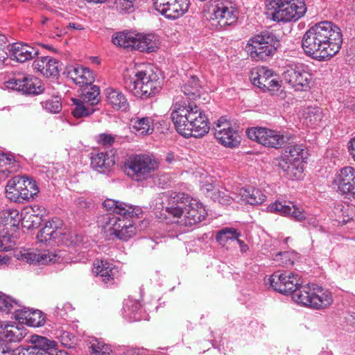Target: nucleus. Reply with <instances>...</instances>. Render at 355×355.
<instances>
[{"instance_id": "f257e3e1", "label": "nucleus", "mask_w": 355, "mask_h": 355, "mask_svg": "<svg viewBox=\"0 0 355 355\" xmlns=\"http://www.w3.org/2000/svg\"><path fill=\"white\" fill-rule=\"evenodd\" d=\"M342 42L340 28L331 21H324L315 24L305 33L302 45L307 55L322 61L337 54Z\"/></svg>"}, {"instance_id": "f03ea898", "label": "nucleus", "mask_w": 355, "mask_h": 355, "mask_svg": "<svg viewBox=\"0 0 355 355\" xmlns=\"http://www.w3.org/2000/svg\"><path fill=\"white\" fill-rule=\"evenodd\" d=\"M157 209L165 210L167 217L181 227H190L203 220L207 211L199 200L183 193L165 192L155 199Z\"/></svg>"}, {"instance_id": "7ed1b4c3", "label": "nucleus", "mask_w": 355, "mask_h": 355, "mask_svg": "<svg viewBox=\"0 0 355 355\" xmlns=\"http://www.w3.org/2000/svg\"><path fill=\"white\" fill-rule=\"evenodd\" d=\"M103 205L110 214L103 216L98 223L107 236L128 241L136 234L133 218L139 214V208L112 199H106Z\"/></svg>"}, {"instance_id": "20e7f679", "label": "nucleus", "mask_w": 355, "mask_h": 355, "mask_svg": "<svg viewBox=\"0 0 355 355\" xmlns=\"http://www.w3.org/2000/svg\"><path fill=\"white\" fill-rule=\"evenodd\" d=\"M177 96L172 106L171 119L177 132L184 137H200L209 132L208 119L196 104Z\"/></svg>"}, {"instance_id": "39448f33", "label": "nucleus", "mask_w": 355, "mask_h": 355, "mask_svg": "<svg viewBox=\"0 0 355 355\" xmlns=\"http://www.w3.org/2000/svg\"><path fill=\"white\" fill-rule=\"evenodd\" d=\"M268 18L274 21H296L306 12L304 0H270L266 5Z\"/></svg>"}, {"instance_id": "423d86ee", "label": "nucleus", "mask_w": 355, "mask_h": 355, "mask_svg": "<svg viewBox=\"0 0 355 355\" xmlns=\"http://www.w3.org/2000/svg\"><path fill=\"white\" fill-rule=\"evenodd\" d=\"M292 298L298 304L315 310L326 309L332 304L334 301L329 291L316 284H306L301 286Z\"/></svg>"}, {"instance_id": "0eeeda50", "label": "nucleus", "mask_w": 355, "mask_h": 355, "mask_svg": "<svg viewBox=\"0 0 355 355\" xmlns=\"http://www.w3.org/2000/svg\"><path fill=\"white\" fill-rule=\"evenodd\" d=\"M307 156V149L304 145H289L279 160L278 166L285 172L288 178L300 179L303 173V162Z\"/></svg>"}, {"instance_id": "6e6552de", "label": "nucleus", "mask_w": 355, "mask_h": 355, "mask_svg": "<svg viewBox=\"0 0 355 355\" xmlns=\"http://www.w3.org/2000/svg\"><path fill=\"white\" fill-rule=\"evenodd\" d=\"M125 85L135 96L147 98L159 92L162 83L154 73L148 75L144 71H137L132 78L125 81Z\"/></svg>"}, {"instance_id": "1a4fd4ad", "label": "nucleus", "mask_w": 355, "mask_h": 355, "mask_svg": "<svg viewBox=\"0 0 355 355\" xmlns=\"http://www.w3.org/2000/svg\"><path fill=\"white\" fill-rule=\"evenodd\" d=\"M210 20L222 28L234 25L239 18V10L230 0H211L208 6Z\"/></svg>"}, {"instance_id": "9d476101", "label": "nucleus", "mask_w": 355, "mask_h": 355, "mask_svg": "<svg viewBox=\"0 0 355 355\" xmlns=\"http://www.w3.org/2000/svg\"><path fill=\"white\" fill-rule=\"evenodd\" d=\"M279 46V41L271 33H263L250 39L246 51L256 60H266L272 56Z\"/></svg>"}, {"instance_id": "9b49d317", "label": "nucleus", "mask_w": 355, "mask_h": 355, "mask_svg": "<svg viewBox=\"0 0 355 355\" xmlns=\"http://www.w3.org/2000/svg\"><path fill=\"white\" fill-rule=\"evenodd\" d=\"M36 182L23 176H15L6 187V196L11 201L23 203L33 198L38 193Z\"/></svg>"}, {"instance_id": "f8f14e48", "label": "nucleus", "mask_w": 355, "mask_h": 355, "mask_svg": "<svg viewBox=\"0 0 355 355\" xmlns=\"http://www.w3.org/2000/svg\"><path fill=\"white\" fill-rule=\"evenodd\" d=\"M284 81L295 90L306 91L311 88L313 76L308 66L294 64L285 67L282 73Z\"/></svg>"}, {"instance_id": "ddd939ff", "label": "nucleus", "mask_w": 355, "mask_h": 355, "mask_svg": "<svg viewBox=\"0 0 355 355\" xmlns=\"http://www.w3.org/2000/svg\"><path fill=\"white\" fill-rule=\"evenodd\" d=\"M127 166L128 173L137 180H141L148 178L158 168L159 162L153 155H136L129 158Z\"/></svg>"}, {"instance_id": "4468645a", "label": "nucleus", "mask_w": 355, "mask_h": 355, "mask_svg": "<svg viewBox=\"0 0 355 355\" xmlns=\"http://www.w3.org/2000/svg\"><path fill=\"white\" fill-rule=\"evenodd\" d=\"M266 284L275 291L284 293H293V295L301 288V281L297 274L285 272H274L270 277L266 280Z\"/></svg>"}, {"instance_id": "2eb2a0df", "label": "nucleus", "mask_w": 355, "mask_h": 355, "mask_svg": "<svg viewBox=\"0 0 355 355\" xmlns=\"http://www.w3.org/2000/svg\"><path fill=\"white\" fill-rule=\"evenodd\" d=\"M248 137L269 148H279L287 138L279 132L262 127H252L246 130Z\"/></svg>"}, {"instance_id": "dca6fc26", "label": "nucleus", "mask_w": 355, "mask_h": 355, "mask_svg": "<svg viewBox=\"0 0 355 355\" xmlns=\"http://www.w3.org/2000/svg\"><path fill=\"white\" fill-rule=\"evenodd\" d=\"M214 136L220 144L228 148L237 147L241 143V137L237 130L224 116L216 122Z\"/></svg>"}, {"instance_id": "f3484780", "label": "nucleus", "mask_w": 355, "mask_h": 355, "mask_svg": "<svg viewBox=\"0 0 355 355\" xmlns=\"http://www.w3.org/2000/svg\"><path fill=\"white\" fill-rule=\"evenodd\" d=\"M338 190L355 200V168L345 166L340 170L334 181Z\"/></svg>"}, {"instance_id": "a211bd4d", "label": "nucleus", "mask_w": 355, "mask_h": 355, "mask_svg": "<svg viewBox=\"0 0 355 355\" xmlns=\"http://www.w3.org/2000/svg\"><path fill=\"white\" fill-rule=\"evenodd\" d=\"M7 87L28 94H38L42 91L40 80L31 76L13 78L6 81Z\"/></svg>"}, {"instance_id": "6ab92c4d", "label": "nucleus", "mask_w": 355, "mask_h": 355, "mask_svg": "<svg viewBox=\"0 0 355 355\" xmlns=\"http://www.w3.org/2000/svg\"><path fill=\"white\" fill-rule=\"evenodd\" d=\"M18 259H21L30 264H49L57 261V255L49 250H30L20 251L15 254Z\"/></svg>"}, {"instance_id": "aec40b11", "label": "nucleus", "mask_w": 355, "mask_h": 355, "mask_svg": "<svg viewBox=\"0 0 355 355\" xmlns=\"http://www.w3.org/2000/svg\"><path fill=\"white\" fill-rule=\"evenodd\" d=\"M26 334V329L15 322L0 321V340L2 343L20 341Z\"/></svg>"}, {"instance_id": "412c9836", "label": "nucleus", "mask_w": 355, "mask_h": 355, "mask_svg": "<svg viewBox=\"0 0 355 355\" xmlns=\"http://www.w3.org/2000/svg\"><path fill=\"white\" fill-rule=\"evenodd\" d=\"M15 318L21 324L34 327L42 326L45 322V315L41 311L32 310L21 305L15 310Z\"/></svg>"}, {"instance_id": "4be33fe9", "label": "nucleus", "mask_w": 355, "mask_h": 355, "mask_svg": "<svg viewBox=\"0 0 355 355\" xmlns=\"http://www.w3.org/2000/svg\"><path fill=\"white\" fill-rule=\"evenodd\" d=\"M267 209L270 212L279 214L284 216H290L297 221H302L306 219L304 211L293 202L285 204L276 201L270 204Z\"/></svg>"}, {"instance_id": "5701e85b", "label": "nucleus", "mask_w": 355, "mask_h": 355, "mask_svg": "<svg viewBox=\"0 0 355 355\" xmlns=\"http://www.w3.org/2000/svg\"><path fill=\"white\" fill-rule=\"evenodd\" d=\"M46 210L38 205L24 208L20 215L22 225L27 228L37 227L43 220Z\"/></svg>"}, {"instance_id": "b1692460", "label": "nucleus", "mask_w": 355, "mask_h": 355, "mask_svg": "<svg viewBox=\"0 0 355 355\" xmlns=\"http://www.w3.org/2000/svg\"><path fill=\"white\" fill-rule=\"evenodd\" d=\"M7 50L11 59L19 62H24L31 60L38 54L37 50L34 47L20 42L8 44Z\"/></svg>"}, {"instance_id": "393cba45", "label": "nucleus", "mask_w": 355, "mask_h": 355, "mask_svg": "<svg viewBox=\"0 0 355 355\" xmlns=\"http://www.w3.org/2000/svg\"><path fill=\"white\" fill-rule=\"evenodd\" d=\"M61 222L57 218L46 222L37 235V241L45 245L55 243L58 234H61V229L59 228Z\"/></svg>"}, {"instance_id": "a878e982", "label": "nucleus", "mask_w": 355, "mask_h": 355, "mask_svg": "<svg viewBox=\"0 0 355 355\" xmlns=\"http://www.w3.org/2000/svg\"><path fill=\"white\" fill-rule=\"evenodd\" d=\"M33 67L46 78H55L59 75L58 60L49 56L37 58L33 62Z\"/></svg>"}, {"instance_id": "bb28decb", "label": "nucleus", "mask_w": 355, "mask_h": 355, "mask_svg": "<svg viewBox=\"0 0 355 355\" xmlns=\"http://www.w3.org/2000/svg\"><path fill=\"white\" fill-rule=\"evenodd\" d=\"M266 199L264 193L259 189L253 187H243L238 190L235 196L236 202H245L252 205L261 204Z\"/></svg>"}, {"instance_id": "cd10ccee", "label": "nucleus", "mask_w": 355, "mask_h": 355, "mask_svg": "<svg viewBox=\"0 0 355 355\" xmlns=\"http://www.w3.org/2000/svg\"><path fill=\"white\" fill-rule=\"evenodd\" d=\"M92 272L105 283L112 282L118 273L116 268L103 260H97L94 263Z\"/></svg>"}, {"instance_id": "c85d7f7f", "label": "nucleus", "mask_w": 355, "mask_h": 355, "mask_svg": "<svg viewBox=\"0 0 355 355\" xmlns=\"http://www.w3.org/2000/svg\"><path fill=\"white\" fill-rule=\"evenodd\" d=\"M135 49L140 51L153 52L159 48V37L155 34L136 33Z\"/></svg>"}, {"instance_id": "c756f323", "label": "nucleus", "mask_w": 355, "mask_h": 355, "mask_svg": "<svg viewBox=\"0 0 355 355\" xmlns=\"http://www.w3.org/2000/svg\"><path fill=\"white\" fill-rule=\"evenodd\" d=\"M89 240L86 236H81L76 234L75 232L70 231L62 232L58 234V237L55 243H62L67 246H75L78 248V250L82 251L83 249H86L88 247Z\"/></svg>"}, {"instance_id": "7c9ffc66", "label": "nucleus", "mask_w": 355, "mask_h": 355, "mask_svg": "<svg viewBox=\"0 0 355 355\" xmlns=\"http://www.w3.org/2000/svg\"><path fill=\"white\" fill-rule=\"evenodd\" d=\"M115 164V158L113 155L107 153H98L91 157L92 168L99 173H106Z\"/></svg>"}, {"instance_id": "2f4dec72", "label": "nucleus", "mask_w": 355, "mask_h": 355, "mask_svg": "<svg viewBox=\"0 0 355 355\" xmlns=\"http://www.w3.org/2000/svg\"><path fill=\"white\" fill-rule=\"evenodd\" d=\"M323 116L324 115L321 108L318 107H307L302 110L300 120L304 125L315 128L320 124Z\"/></svg>"}, {"instance_id": "473e14b6", "label": "nucleus", "mask_w": 355, "mask_h": 355, "mask_svg": "<svg viewBox=\"0 0 355 355\" xmlns=\"http://www.w3.org/2000/svg\"><path fill=\"white\" fill-rule=\"evenodd\" d=\"M106 101L109 105L116 110H126L129 106L125 95L119 89L112 87L104 90Z\"/></svg>"}, {"instance_id": "72a5a7b5", "label": "nucleus", "mask_w": 355, "mask_h": 355, "mask_svg": "<svg viewBox=\"0 0 355 355\" xmlns=\"http://www.w3.org/2000/svg\"><path fill=\"white\" fill-rule=\"evenodd\" d=\"M68 74L80 87L91 85L94 80L93 73L89 69L80 66L73 67L69 71Z\"/></svg>"}, {"instance_id": "f704fd0d", "label": "nucleus", "mask_w": 355, "mask_h": 355, "mask_svg": "<svg viewBox=\"0 0 355 355\" xmlns=\"http://www.w3.org/2000/svg\"><path fill=\"white\" fill-rule=\"evenodd\" d=\"M19 167L12 155L0 151V179H6L10 174L18 171Z\"/></svg>"}, {"instance_id": "c9c22d12", "label": "nucleus", "mask_w": 355, "mask_h": 355, "mask_svg": "<svg viewBox=\"0 0 355 355\" xmlns=\"http://www.w3.org/2000/svg\"><path fill=\"white\" fill-rule=\"evenodd\" d=\"M132 131L137 135L144 136L153 132V123L150 117H136L131 120Z\"/></svg>"}, {"instance_id": "e433bc0d", "label": "nucleus", "mask_w": 355, "mask_h": 355, "mask_svg": "<svg viewBox=\"0 0 355 355\" xmlns=\"http://www.w3.org/2000/svg\"><path fill=\"white\" fill-rule=\"evenodd\" d=\"M272 76V71L267 67H257L252 70L250 80L254 85L263 89L268 80Z\"/></svg>"}, {"instance_id": "4c0bfd02", "label": "nucleus", "mask_w": 355, "mask_h": 355, "mask_svg": "<svg viewBox=\"0 0 355 355\" xmlns=\"http://www.w3.org/2000/svg\"><path fill=\"white\" fill-rule=\"evenodd\" d=\"M153 5L156 11L166 19L174 20L178 19V8L175 9L171 0H153Z\"/></svg>"}, {"instance_id": "58836bf2", "label": "nucleus", "mask_w": 355, "mask_h": 355, "mask_svg": "<svg viewBox=\"0 0 355 355\" xmlns=\"http://www.w3.org/2000/svg\"><path fill=\"white\" fill-rule=\"evenodd\" d=\"M135 33L123 31L114 33L112 37V42L117 46L135 49Z\"/></svg>"}, {"instance_id": "ea45409f", "label": "nucleus", "mask_w": 355, "mask_h": 355, "mask_svg": "<svg viewBox=\"0 0 355 355\" xmlns=\"http://www.w3.org/2000/svg\"><path fill=\"white\" fill-rule=\"evenodd\" d=\"M141 308L140 304L133 300H126L123 305L124 317L128 318L130 322L141 320Z\"/></svg>"}, {"instance_id": "a19ab883", "label": "nucleus", "mask_w": 355, "mask_h": 355, "mask_svg": "<svg viewBox=\"0 0 355 355\" xmlns=\"http://www.w3.org/2000/svg\"><path fill=\"white\" fill-rule=\"evenodd\" d=\"M182 92L190 100H196L201 95V87L196 76H191L182 87Z\"/></svg>"}, {"instance_id": "79ce46f5", "label": "nucleus", "mask_w": 355, "mask_h": 355, "mask_svg": "<svg viewBox=\"0 0 355 355\" xmlns=\"http://www.w3.org/2000/svg\"><path fill=\"white\" fill-rule=\"evenodd\" d=\"M32 343L34 344V346H29L27 348H35L40 351H44L46 353H51L49 350L55 349L57 346L54 340L40 336H33Z\"/></svg>"}, {"instance_id": "37998d69", "label": "nucleus", "mask_w": 355, "mask_h": 355, "mask_svg": "<svg viewBox=\"0 0 355 355\" xmlns=\"http://www.w3.org/2000/svg\"><path fill=\"white\" fill-rule=\"evenodd\" d=\"M89 343L92 355H112L111 347L103 341L92 338L89 340Z\"/></svg>"}, {"instance_id": "c03bdc74", "label": "nucleus", "mask_w": 355, "mask_h": 355, "mask_svg": "<svg viewBox=\"0 0 355 355\" xmlns=\"http://www.w3.org/2000/svg\"><path fill=\"white\" fill-rule=\"evenodd\" d=\"M0 220L5 225L15 227L18 225L20 220V216L17 209H6L0 212Z\"/></svg>"}, {"instance_id": "a18cd8bd", "label": "nucleus", "mask_w": 355, "mask_h": 355, "mask_svg": "<svg viewBox=\"0 0 355 355\" xmlns=\"http://www.w3.org/2000/svg\"><path fill=\"white\" fill-rule=\"evenodd\" d=\"M240 234L234 228H224L220 230L216 236V240L221 244H225L230 240H236L239 243L242 244L243 241L239 239Z\"/></svg>"}, {"instance_id": "49530a36", "label": "nucleus", "mask_w": 355, "mask_h": 355, "mask_svg": "<svg viewBox=\"0 0 355 355\" xmlns=\"http://www.w3.org/2000/svg\"><path fill=\"white\" fill-rule=\"evenodd\" d=\"M231 194L232 196L230 195V193L226 189H218L217 191H214L211 194V198L215 202H218L222 205H229L232 201L236 202L235 196L238 194V192L232 193Z\"/></svg>"}, {"instance_id": "de8ad7c7", "label": "nucleus", "mask_w": 355, "mask_h": 355, "mask_svg": "<svg viewBox=\"0 0 355 355\" xmlns=\"http://www.w3.org/2000/svg\"><path fill=\"white\" fill-rule=\"evenodd\" d=\"M76 107L72 111V114L76 118H81L83 116H87L94 112L95 110L94 108L89 107L88 105H86L84 102L80 101L78 99H72Z\"/></svg>"}, {"instance_id": "09e8293b", "label": "nucleus", "mask_w": 355, "mask_h": 355, "mask_svg": "<svg viewBox=\"0 0 355 355\" xmlns=\"http://www.w3.org/2000/svg\"><path fill=\"white\" fill-rule=\"evenodd\" d=\"M19 307H20V304L17 301L0 292V311L10 312L14 310L15 315V310Z\"/></svg>"}, {"instance_id": "8fccbe9b", "label": "nucleus", "mask_w": 355, "mask_h": 355, "mask_svg": "<svg viewBox=\"0 0 355 355\" xmlns=\"http://www.w3.org/2000/svg\"><path fill=\"white\" fill-rule=\"evenodd\" d=\"M41 105L43 109L52 114L59 113L62 110V103L58 96H53L51 98L41 102Z\"/></svg>"}, {"instance_id": "3c124183", "label": "nucleus", "mask_w": 355, "mask_h": 355, "mask_svg": "<svg viewBox=\"0 0 355 355\" xmlns=\"http://www.w3.org/2000/svg\"><path fill=\"white\" fill-rule=\"evenodd\" d=\"M100 90L98 87L92 85L83 95V101L88 105L94 106L100 101Z\"/></svg>"}, {"instance_id": "603ef678", "label": "nucleus", "mask_w": 355, "mask_h": 355, "mask_svg": "<svg viewBox=\"0 0 355 355\" xmlns=\"http://www.w3.org/2000/svg\"><path fill=\"white\" fill-rule=\"evenodd\" d=\"M293 253L290 252H279L275 254L274 261L279 266H288L294 263Z\"/></svg>"}, {"instance_id": "864d4df0", "label": "nucleus", "mask_w": 355, "mask_h": 355, "mask_svg": "<svg viewBox=\"0 0 355 355\" xmlns=\"http://www.w3.org/2000/svg\"><path fill=\"white\" fill-rule=\"evenodd\" d=\"M15 238L9 234L5 233L0 235V251H8L15 245Z\"/></svg>"}, {"instance_id": "5fc2aeb1", "label": "nucleus", "mask_w": 355, "mask_h": 355, "mask_svg": "<svg viewBox=\"0 0 355 355\" xmlns=\"http://www.w3.org/2000/svg\"><path fill=\"white\" fill-rule=\"evenodd\" d=\"M56 336L59 338L60 343L65 347L71 348L74 343L75 338L68 331H58Z\"/></svg>"}, {"instance_id": "6e6d98bb", "label": "nucleus", "mask_w": 355, "mask_h": 355, "mask_svg": "<svg viewBox=\"0 0 355 355\" xmlns=\"http://www.w3.org/2000/svg\"><path fill=\"white\" fill-rule=\"evenodd\" d=\"M73 311L71 304L69 302H60L55 308V314L57 316L64 318L68 313Z\"/></svg>"}, {"instance_id": "4d7b16f0", "label": "nucleus", "mask_w": 355, "mask_h": 355, "mask_svg": "<svg viewBox=\"0 0 355 355\" xmlns=\"http://www.w3.org/2000/svg\"><path fill=\"white\" fill-rule=\"evenodd\" d=\"M171 1H173L175 9H178L177 11L178 18L182 17L188 11L190 5L189 0H171Z\"/></svg>"}, {"instance_id": "13d9d810", "label": "nucleus", "mask_w": 355, "mask_h": 355, "mask_svg": "<svg viewBox=\"0 0 355 355\" xmlns=\"http://www.w3.org/2000/svg\"><path fill=\"white\" fill-rule=\"evenodd\" d=\"M17 355H53L51 353H46L35 348H20Z\"/></svg>"}, {"instance_id": "bf43d9fd", "label": "nucleus", "mask_w": 355, "mask_h": 355, "mask_svg": "<svg viewBox=\"0 0 355 355\" xmlns=\"http://www.w3.org/2000/svg\"><path fill=\"white\" fill-rule=\"evenodd\" d=\"M280 87H281L280 82L275 78H272V77L271 78H270L268 80V82L265 85L263 90L275 92L279 91Z\"/></svg>"}, {"instance_id": "052dcab7", "label": "nucleus", "mask_w": 355, "mask_h": 355, "mask_svg": "<svg viewBox=\"0 0 355 355\" xmlns=\"http://www.w3.org/2000/svg\"><path fill=\"white\" fill-rule=\"evenodd\" d=\"M115 140V137L110 134H101L98 136V143L104 146L112 145Z\"/></svg>"}, {"instance_id": "680f3d73", "label": "nucleus", "mask_w": 355, "mask_h": 355, "mask_svg": "<svg viewBox=\"0 0 355 355\" xmlns=\"http://www.w3.org/2000/svg\"><path fill=\"white\" fill-rule=\"evenodd\" d=\"M119 8L125 12H130L133 8L132 0H119Z\"/></svg>"}, {"instance_id": "e2e57ef3", "label": "nucleus", "mask_w": 355, "mask_h": 355, "mask_svg": "<svg viewBox=\"0 0 355 355\" xmlns=\"http://www.w3.org/2000/svg\"><path fill=\"white\" fill-rule=\"evenodd\" d=\"M6 43V37L3 35H0V67L3 65L7 60V53H5L3 50V46Z\"/></svg>"}, {"instance_id": "0e129e2a", "label": "nucleus", "mask_w": 355, "mask_h": 355, "mask_svg": "<svg viewBox=\"0 0 355 355\" xmlns=\"http://www.w3.org/2000/svg\"><path fill=\"white\" fill-rule=\"evenodd\" d=\"M347 148L349 155L355 162V137L352 138L347 144Z\"/></svg>"}, {"instance_id": "69168bd1", "label": "nucleus", "mask_w": 355, "mask_h": 355, "mask_svg": "<svg viewBox=\"0 0 355 355\" xmlns=\"http://www.w3.org/2000/svg\"><path fill=\"white\" fill-rule=\"evenodd\" d=\"M202 189L207 193L213 191L214 189V186L212 182H209V180H206L201 186Z\"/></svg>"}, {"instance_id": "338daca9", "label": "nucleus", "mask_w": 355, "mask_h": 355, "mask_svg": "<svg viewBox=\"0 0 355 355\" xmlns=\"http://www.w3.org/2000/svg\"><path fill=\"white\" fill-rule=\"evenodd\" d=\"M55 31H50L49 35L52 37H62L66 32L64 30H60L58 26H55Z\"/></svg>"}, {"instance_id": "774afa93", "label": "nucleus", "mask_w": 355, "mask_h": 355, "mask_svg": "<svg viewBox=\"0 0 355 355\" xmlns=\"http://www.w3.org/2000/svg\"><path fill=\"white\" fill-rule=\"evenodd\" d=\"M41 23L44 26L46 25L47 28H49V29H51V27H53V26L54 27V26H53V23L51 22V21L49 18H47L46 17H42V20H41Z\"/></svg>"}]
</instances>
